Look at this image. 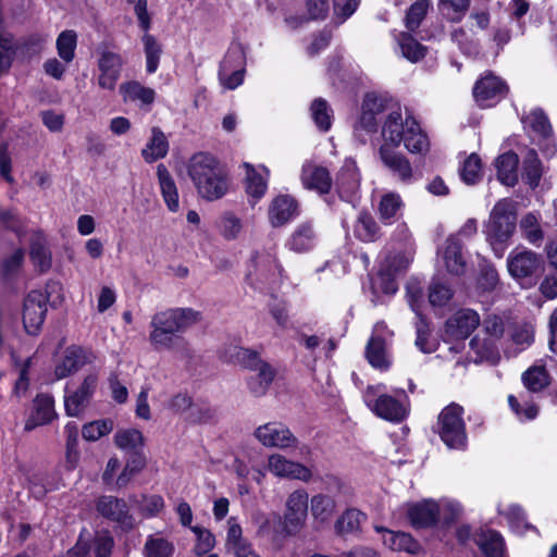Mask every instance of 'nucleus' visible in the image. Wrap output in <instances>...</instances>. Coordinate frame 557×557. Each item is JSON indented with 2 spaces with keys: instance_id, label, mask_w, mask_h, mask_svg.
<instances>
[{
  "instance_id": "0eeeda50",
  "label": "nucleus",
  "mask_w": 557,
  "mask_h": 557,
  "mask_svg": "<svg viewBox=\"0 0 557 557\" xmlns=\"http://www.w3.org/2000/svg\"><path fill=\"white\" fill-rule=\"evenodd\" d=\"M255 438L264 447L283 450L297 449L301 458L310 455L308 445L301 444L290 429L282 422L270 421L259 425L253 431Z\"/></svg>"
},
{
  "instance_id": "774afa93",
  "label": "nucleus",
  "mask_w": 557,
  "mask_h": 557,
  "mask_svg": "<svg viewBox=\"0 0 557 557\" xmlns=\"http://www.w3.org/2000/svg\"><path fill=\"white\" fill-rule=\"evenodd\" d=\"M443 516V522L450 524L457 521L463 513L462 506L455 500H446L440 506V515Z\"/></svg>"
},
{
  "instance_id": "a211bd4d",
  "label": "nucleus",
  "mask_w": 557,
  "mask_h": 557,
  "mask_svg": "<svg viewBox=\"0 0 557 557\" xmlns=\"http://www.w3.org/2000/svg\"><path fill=\"white\" fill-rule=\"evenodd\" d=\"M505 83L492 73L482 76L474 85L473 96L481 107H490L506 94Z\"/></svg>"
},
{
  "instance_id": "1a4fd4ad",
  "label": "nucleus",
  "mask_w": 557,
  "mask_h": 557,
  "mask_svg": "<svg viewBox=\"0 0 557 557\" xmlns=\"http://www.w3.org/2000/svg\"><path fill=\"white\" fill-rule=\"evenodd\" d=\"M309 495L304 488L292 492L285 502L282 532L286 536L298 534L306 524Z\"/></svg>"
},
{
  "instance_id": "2eb2a0df",
  "label": "nucleus",
  "mask_w": 557,
  "mask_h": 557,
  "mask_svg": "<svg viewBox=\"0 0 557 557\" xmlns=\"http://www.w3.org/2000/svg\"><path fill=\"white\" fill-rule=\"evenodd\" d=\"M47 312V298L38 292H30L24 302L23 322L27 333L36 334L41 327Z\"/></svg>"
},
{
  "instance_id": "2f4dec72",
  "label": "nucleus",
  "mask_w": 557,
  "mask_h": 557,
  "mask_svg": "<svg viewBox=\"0 0 557 557\" xmlns=\"http://www.w3.org/2000/svg\"><path fill=\"white\" fill-rule=\"evenodd\" d=\"M317 243V233L310 222L300 223L290 235L287 246L296 252H306Z\"/></svg>"
},
{
  "instance_id": "6ab92c4d",
  "label": "nucleus",
  "mask_w": 557,
  "mask_h": 557,
  "mask_svg": "<svg viewBox=\"0 0 557 557\" xmlns=\"http://www.w3.org/2000/svg\"><path fill=\"white\" fill-rule=\"evenodd\" d=\"M480 317L471 309H462L451 315L445 324V334L450 339H465L479 326Z\"/></svg>"
},
{
  "instance_id": "13d9d810",
  "label": "nucleus",
  "mask_w": 557,
  "mask_h": 557,
  "mask_svg": "<svg viewBox=\"0 0 557 557\" xmlns=\"http://www.w3.org/2000/svg\"><path fill=\"white\" fill-rule=\"evenodd\" d=\"M453 297L451 288L442 282H432L429 287V301L433 307H443Z\"/></svg>"
},
{
  "instance_id": "3c124183",
  "label": "nucleus",
  "mask_w": 557,
  "mask_h": 557,
  "mask_svg": "<svg viewBox=\"0 0 557 557\" xmlns=\"http://www.w3.org/2000/svg\"><path fill=\"white\" fill-rule=\"evenodd\" d=\"M335 503L333 498L326 495H315L311 498V512L315 519L325 521L333 515Z\"/></svg>"
},
{
  "instance_id": "bf43d9fd",
  "label": "nucleus",
  "mask_w": 557,
  "mask_h": 557,
  "mask_svg": "<svg viewBox=\"0 0 557 557\" xmlns=\"http://www.w3.org/2000/svg\"><path fill=\"white\" fill-rule=\"evenodd\" d=\"M430 3L426 0L414 2L408 10L406 15V27L414 32L423 21L429 10Z\"/></svg>"
},
{
  "instance_id": "09e8293b",
  "label": "nucleus",
  "mask_w": 557,
  "mask_h": 557,
  "mask_svg": "<svg viewBox=\"0 0 557 557\" xmlns=\"http://www.w3.org/2000/svg\"><path fill=\"white\" fill-rule=\"evenodd\" d=\"M146 54V70L149 74L157 71L159 66V60L162 53L161 45L158 44L156 38L149 34H145L143 37Z\"/></svg>"
},
{
  "instance_id": "f3484780",
  "label": "nucleus",
  "mask_w": 557,
  "mask_h": 557,
  "mask_svg": "<svg viewBox=\"0 0 557 557\" xmlns=\"http://www.w3.org/2000/svg\"><path fill=\"white\" fill-rule=\"evenodd\" d=\"M268 470L277 478L299 480L308 482L312 478V472L306 466L289 460L283 455L272 454L268 459Z\"/></svg>"
},
{
  "instance_id": "c9c22d12",
  "label": "nucleus",
  "mask_w": 557,
  "mask_h": 557,
  "mask_svg": "<svg viewBox=\"0 0 557 557\" xmlns=\"http://www.w3.org/2000/svg\"><path fill=\"white\" fill-rule=\"evenodd\" d=\"M383 543L388 548L396 552L417 554L420 550L419 543L410 534L405 532L385 531Z\"/></svg>"
},
{
  "instance_id": "8fccbe9b",
  "label": "nucleus",
  "mask_w": 557,
  "mask_h": 557,
  "mask_svg": "<svg viewBox=\"0 0 557 557\" xmlns=\"http://www.w3.org/2000/svg\"><path fill=\"white\" fill-rule=\"evenodd\" d=\"M525 387L531 392H540L549 383V376L544 367H532L522 376Z\"/></svg>"
},
{
  "instance_id": "58836bf2",
  "label": "nucleus",
  "mask_w": 557,
  "mask_h": 557,
  "mask_svg": "<svg viewBox=\"0 0 557 557\" xmlns=\"http://www.w3.org/2000/svg\"><path fill=\"white\" fill-rule=\"evenodd\" d=\"M478 545L485 557H504L505 543L503 536L493 530L483 532L480 535Z\"/></svg>"
},
{
  "instance_id": "ddd939ff",
  "label": "nucleus",
  "mask_w": 557,
  "mask_h": 557,
  "mask_svg": "<svg viewBox=\"0 0 557 557\" xmlns=\"http://www.w3.org/2000/svg\"><path fill=\"white\" fill-rule=\"evenodd\" d=\"M96 509L103 518L117 523L123 529H132L134 519L129 515L128 506L122 498L103 495L96 502Z\"/></svg>"
},
{
  "instance_id": "f8f14e48",
  "label": "nucleus",
  "mask_w": 557,
  "mask_h": 557,
  "mask_svg": "<svg viewBox=\"0 0 557 557\" xmlns=\"http://www.w3.org/2000/svg\"><path fill=\"white\" fill-rule=\"evenodd\" d=\"M98 384V375L90 373L86 375L73 391H66L64 396L65 411L69 416H79L89 405Z\"/></svg>"
},
{
  "instance_id": "4d7b16f0",
  "label": "nucleus",
  "mask_w": 557,
  "mask_h": 557,
  "mask_svg": "<svg viewBox=\"0 0 557 557\" xmlns=\"http://www.w3.org/2000/svg\"><path fill=\"white\" fill-rule=\"evenodd\" d=\"M53 417V400L50 396L40 395L35 400V413L33 419L37 424H45Z\"/></svg>"
},
{
  "instance_id": "052dcab7",
  "label": "nucleus",
  "mask_w": 557,
  "mask_h": 557,
  "mask_svg": "<svg viewBox=\"0 0 557 557\" xmlns=\"http://www.w3.org/2000/svg\"><path fill=\"white\" fill-rule=\"evenodd\" d=\"M520 228L523 236L532 244H535L543 238V232L539 225V219L533 213H528L522 218Z\"/></svg>"
},
{
  "instance_id": "69168bd1",
  "label": "nucleus",
  "mask_w": 557,
  "mask_h": 557,
  "mask_svg": "<svg viewBox=\"0 0 557 557\" xmlns=\"http://www.w3.org/2000/svg\"><path fill=\"white\" fill-rule=\"evenodd\" d=\"M471 349L475 351V362L482 361H494L495 360V348L491 341H481L474 337L470 342Z\"/></svg>"
},
{
  "instance_id": "f03ea898",
  "label": "nucleus",
  "mask_w": 557,
  "mask_h": 557,
  "mask_svg": "<svg viewBox=\"0 0 557 557\" xmlns=\"http://www.w3.org/2000/svg\"><path fill=\"white\" fill-rule=\"evenodd\" d=\"M383 145L392 148L404 147L413 154H425L430 141L417 120L407 111L403 114L400 107L393 108L384 119L382 126Z\"/></svg>"
},
{
  "instance_id": "aec40b11",
  "label": "nucleus",
  "mask_w": 557,
  "mask_h": 557,
  "mask_svg": "<svg viewBox=\"0 0 557 557\" xmlns=\"http://www.w3.org/2000/svg\"><path fill=\"white\" fill-rule=\"evenodd\" d=\"M95 354L79 346H71L65 352L62 361L55 367L54 373L58 379H64L77 372L86 364L95 361Z\"/></svg>"
},
{
  "instance_id": "72a5a7b5",
  "label": "nucleus",
  "mask_w": 557,
  "mask_h": 557,
  "mask_svg": "<svg viewBox=\"0 0 557 557\" xmlns=\"http://www.w3.org/2000/svg\"><path fill=\"white\" fill-rule=\"evenodd\" d=\"M519 158L516 153L505 152L496 159L498 180L507 186H513L518 182Z\"/></svg>"
},
{
  "instance_id": "b1692460",
  "label": "nucleus",
  "mask_w": 557,
  "mask_h": 557,
  "mask_svg": "<svg viewBox=\"0 0 557 557\" xmlns=\"http://www.w3.org/2000/svg\"><path fill=\"white\" fill-rule=\"evenodd\" d=\"M386 331L384 322H379L374 326L373 335L368 342L366 357L369 363L376 369L386 370L389 367V360L386 352L385 339L382 337Z\"/></svg>"
},
{
  "instance_id": "20e7f679",
  "label": "nucleus",
  "mask_w": 557,
  "mask_h": 557,
  "mask_svg": "<svg viewBox=\"0 0 557 557\" xmlns=\"http://www.w3.org/2000/svg\"><path fill=\"white\" fill-rule=\"evenodd\" d=\"M384 384L369 385L362 394L366 406L377 417L399 423L409 414V405L403 391L395 395L385 393Z\"/></svg>"
},
{
  "instance_id": "dca6fc26",
  "label": "nucleus",
  "mask_w": 557,
  "mask_h": 557,
  "mask_svg": "<svg viewBox=\"0 0 557 557\" xmlns=\"http://www.w3.org/2000/svg\"><path fill=\"white\" fill-rule=\"evenodd\" d=\"M384 110L383 100L373 94L366 96L362 103V112L355 125V135L361 143H366L364 135L372 134L377 129L376 113Z\"/></svg>"
},
{
  "instance_id": "5701e85b",
  "label": "nucleus",
  "mask_w": 557,
  "mask_h": 557,
  "mask_svg": "<svg viewBox=\"0 0 557 557\" xmlns=\"http://www.w3.org/2000/svg\"><path fill=\"white\" fill-rule=\"evenodd\" d=\"M300 178L307 189L315 190L319 194H327L332 188L329 170L311 161L304 163Z\"/></svg>"
},
{
  "instance_id": "cd10ccee",
  "label": "nucleus",
  "mask_w": 557,
  "mask_h": 557,
  "mask_svg": "<svg viewBox=\"0 0 557 557\" xmlns=\"http://www.w3.org/2000/svg\"><path fill=\"white\" fill-rule=\"evenodd\" d=\"M120 94L124 102H138L141 107H150L156 99V91L137 81L121 84Z\"/></svg>"
},
{
  "instance_id": "c03bdc74",
  "label": "nucleus",
  "mask_w": 557,
  "mask_h": 557,
  "mask_svg": "<svg viewBox=\"0 0 557 557\" xmlns=\"http://www.w3.org/2000/svg\"><path fill=\"white\" fill-rule=\"evenodd\" d=\"M401 197L396 193L384 194L379 202L377 211L382 221L392 223L403 208Z\"/></svg>"
},
{
  "instance_id": "7c9ffc66",
  "label": "nucleus",
  "mask_w": 557,
  "mask_h": 557,
  "mask_svg": "<svg viewBox=\"0 0 557 557\" xmlns=\"http://www.w3.org/2000/svg\"><path fill=\"white\" fill-rule=\"evenodd\" d=\"M281 517L277 513L268 515L260 509H255L251 512V523L257 528V535L261 537H269L273 543L278 544L280 532L274 529V525L280 522Z\"/></svg>"
},
{
  "instance_id": "e2e57ef3",
  "label": "nucleus",
  "mask_w": 557,
  "mask_h": 557,
  "mask_svg": "<svg viewBox=\"0 0 557 557\" xmlns=\"http://www.w3.org/2000/svg\"><path fill=\"white\" fill-rule=\"evenodd\" d=\"M417 326V338L416 346L424 354L435 351L436 345L433 341H430V330L425 320L420 317L416 324Z\"/></svg>"
},
{
  "instance_id": "f257e3e1",
  "label": "nucleus",
  "mask_w": 557,
  "mask_h": 557,
  "mask_svg": "<svg viewBox=\"0 0 557 557\" xmlns=\"http://www.w3.org/2000/svg\"><path fill=\"white\" fill-rule=\"evenodd\" d=\"M199 320L200 313L190 308H174L157 312L150 321L149 342L156 350H187V343L177 333L184 332Z\"/></svg>"
},
{
  "instance_id": "423d86ee",
  "label": "nucleus",
  "mask_w": 557,
  "mask_h": 557,
  "mask_svg": "<svg viewBox=\"0 0 557 557\" xmlns=\"http://www.w3.org/2000/svg\"><path fill=\"white\" fill-rule=\"evenodd\" d=\"M516 227V215L512 203L507 199L499 200L493 208L485 226L486 239L496 257L502 258L505 242L509 239Z\"/></svg>"
},
{
  "instance_id": "a19ab883",
  "label": "nucleus",
  "mask_w": 557,
  "mask_h": 557,
  "mask_svg": "<svg viewBox=\"0 0 557 557\" xmlns=\"http://www.w3.org/2000/svg\"><path fill=\"white\" fill-rule=\"evenodd\" d=\"M219 234L225 240H236L243 232L244 224L233 212H224L216 222Z\"/></svg>"
},
{
  "instance_id": "473e14b6",
  "label": "nucleus",
  "mask_w": 557,
  "mask_h": 557,
  "mask_svg": "<svg viewBox=\"0 0 557 557\" xmlns=\"http://www.w3.org/2000/svg\"><path fill=\"white\" fill-rule=\"evenodd\" d=\"M169 151V141L165 134L159 127H152L151 138L141 151V156L146 162L152 163L159 159H163Z\"/></svg>"
},
{
  "instance_id": "338daca9",
  "label": "nucleus",
  "mask_w": 557,
  "mask_h": 557,
  "mask_svg": "<svg viewBox=\"0 0 557 557\" xmlns=\"http://www.w3.org/2000/svg\"><path fill=\"white\" fill-rule=\"evenodd\" d=\"M236 359L242 366L252 371L260 370L261 366H269L260 359L256 351L248 348H239L236 352Z\"/></svg>"
},
{
  "instance_id": "4468645a",
  "label": "nucleus",
  "mask_w": 557,
  "mask_h": 557,
  "mask_svg": "<svg viewBox=\"0 0 557 557\" xmlns=\"http://www.w3.org/2000/svg\"><path fill=\"white\" fill-rule=\"evenodd\" d=\"M220 83L227 89H235L244 81V53L239 48L227 51L219 70Z\"/></svg>"
},
{
  "instance_id": "864d4df0",
  "label": "nucleus",
  "mask_w": 557,
  "mask_h": 557,
  "mask_svg": "<svg viewBox=\"0 0 557 557\" xmlns=\"http://www.w3.org/2000/svg\"><path fill=\"white\" fill-rule=\"evenodd\" d=\"M30 258L39 267L40 271H46L51 265V256L44 244L41 235L37 234L30 246Z\"/></svg>"
},
{
  "instance_id": "4c0bfd02",
  "label": "nucleus",
  "mask_w": 557,
  "mask_h": 557,
  "mask_svg": "<svg viewBox=\"0 0 557 557\" xmlns=\"http://www.w3.org/2000/svg\"><path fill=\"white\" fill-rule=\"evenodd\" d=\"M174 544L160 533L150 534L143 547L145 557H172L174 554Z\"/></svg>"
},
{
  "instance_id": "f704fd0d",
  "label": "nucleus",
  "mask_w": 557,
  "mask_h": 557,
  "mask_svg": "<svg viewBox=\"0 0 557 557\" xmlns=\"http://www.w3.org/2000/svg\"><path fill=\"white\" fill-rule=\"evenodd\" d=\"M114 444L123 451L131 454H141L145 438L143 433L137 429H122L114 435Z\"/></svg>"
},
{
  "instance_id": "49530a36",
  "label": "nucleus",
  "mask_w": 557,
  "mask_h": 557,
  "mask_svg": "<svg viewBox=\"0 0 557 557\" xmlns=\"http://www.w3.org/2000/svg\"><path fill=\"white\" fill-rule=\"evenodd\" d=\"M400 51L403 55L410 62H418L424 58L426 53V47L421 45L410 34L401 33L397 38Z\"/></svg>"
},
{
  "instance_id": "e433bc0d",
  "label": "nucleus",
  "mask_w": 557,
  "mask_h": 557,
  "mask_svg": "<svg viewBox=\"0 0 557 557\" xmlns=\"http://www.w3.org/2000/svg\"><path fill=\"white\" fill-rule=\"evenodd\" d=\"M524 123L539 136V138L547 141V150L553 153L554 147H549L552 125L546 114L542 110L535 109L525 117Z\"/></svg>"
},
{
  "instance_id": "de8ad7c7",
  "label": "nucleus",
  "mask_w": 557,
  "mask_h": 557,
  "mask_svg": "<svg viewBox=\"0 0 557 557\" xmlns=\"http://www.w3.org/2000/svg\"><path fill=\"white\" fill-rule=\"evenodd\" d=\"M77 44V35L74 30H63L57 38V50L61 60L67 64L73 61L75 57V49Z\"/></svg>"
},
{
  "instance_id": "39448f33",
  "label": "nucleus",
  "mask_w": 557,
  "mask_h": 557,
  "mask_svg": "<svg viewBox=\"0 0 557 557\" xmlns=\"http://www.w3.org/2000/svg\"><path fill=\"white\" fill-rule=\"evenodd\" d=\"M509 275L522 287H534L544 270L545 262L541 255L525 247L512 249L506 260Z\"/></svg>"
},
{
  "instance_id": "412c9836",
  "label": "nucleus",
  "mask_w": 557,
  "mask_h": 557,
  "mask_svg": "<svg viewBox=\"0 0 557 557\" xmlns=\"http://www.w3.org/2000/svg\"><path fill=\"white\" fill-rule=\"evenodd\" d=\"M383 164L403 183H410L414 178L410 161L400 152L395 151L388 145H382L379 149Z\"/></svg>"
},
{
  "instance_id": "680f3d73",
  "label": "nucleus",
  "mask_w": 557,
  "mask_h": 557,
  "mask_svg": "<svg viewBox=\"0 0 557 557\" xmlns=\"http://www.w3.org/2000/svg\"><path fill=\"white\" fill-rule=\"evenodd\" d=\"M460 175L462 181L469 185L481 178V160L475 153L470 154L465 160Z\"/></svg>"
},
{
  "instance_id": "ea45409f",
  "label": "nucleus",
  "mask_w": 557,
  "mask_h": 557,
  "mask_svg": "<svg viewBox=\"0 0 557 557\" xmlns=\"http://www.w3.org/2000/svg\"><path fill=\"white\" fill-rule=\"evenodd\" d=\"M146 459L143 454L129 456L119 473L113 487L123 488L145 468Z\"/></svg>"
},
{
  "instance_id": "7ed1b4c3",
  "label": "nucleus",
  "mask_w": 557,
  "mask_h": 557,
  "mask_svg": "<svg viewBox=\"0 0 557 557\" xmlns=\"http://www.w3.org/2000/svg\"><path fill=\"white\" fill-rule=\"evenodd\" d=\"M188 175L198 194L206 200L222 198L228 189L226 172L211 154L199 152L188 163Z\"/></svg>"
},
{
  "instance_id": "9b49d317",
  "label": "nucleus",
  "mask_w": 557,
  "mask_h": 557,
  "mask_svg": "<svg viewBox=\"0 0 557 557\" xmlns=\"http://www.w3.org/2000/svg\"><path fill=\"white\" fill-rule=\"evenodd\" d=\"M97 65L99 70V87L107 90H114L124 65L123 58L108 48H102L99 50Z\"/></svg>"
},
{
  "instance_id": "0e129e2a",
  "label": "nucleus",
  "mask_w": 557,
  "mask_h": 557,
  "mask_svg": "<svg viewBox=\"0 0 557 557\" xmlns=\"http://www.w3.org/2000/svg\"><path fill=\"white\" fill-rule=\"evenodd\" d=\"M451 40L458 45L460 50L466 54H474L479 51V42L476 39L468 35L463 28H457L451 32Z\"/></svg>"
},
{
  "instance_id": "5fc2aeb1",
  "label": "nucleus",
  "mask_w": 557,
  "mask_h": 557,
  "mask_svg": "<svg viewBox=\"0 0 557 557\" xmlns=\"http://www.w3.org/2000/svg\"><path fill=\"white\" fill-rule=\"evenodd\" d=\"M499 282L498 273L495 267L488 262L480 264V273L476 285L482 292L493 290Z\"/></svg>"
},
{
  "instance_id": "a878e982",
  "label": "nucleus",
  "mask_w": 557,
  "mask_h": 557,
  "mask_svg": "<svg viewBox=\"0 0 557 557\" xmlns=\"http://www.w3.org/2000/svg\"><path fill=\"white\" fill-rule=\"evenodd\" d=\"M408 517L414 528L433 527L440 519V505L432 500L412 504L409 506Z\"/></svg>"
},
{
  "instance_id": "9d476101",
  "label": "nucleus",
  "mask_w": 557,
  "mask_h": 557,
  "mask_svg": "<svg viewBox=\"0 0 557 557\" xmlns=\"http://www.w3.org/2000/svg\"><path fill=\"white\" fill-rule=\"evenodd\" d=\"M253 272L248 274L251 283L275 284L281 280L282 267L278 264L276 256L270 250L255 252L252 257Z\"/></svg>"
},
{
  "instance_id": "6e6552de",
  "label": "nucleus",
  "mask_w": 557,
  "mask_h": 557,
  "mask_svg": "<svg viewBox=\"0 0 557 557\" xmlns=\"http://www.w3.org/2000/svg\"><path fill=\"white\" fill-rule=\"evenodd\" d=\"M462 413V407L450 404L438 414L436 431L449 448L462 449L466 446L467 434Z\"/></svg>"
},
{
  "instance_id": "c756f323",
  "label": "nucleus",
  "mask_w": 557,
  "mask_h": 557,
  "mask_svg": "<svg viewBox=\"0 0 557 557\" xmlns=\"http://www.w3.org/2000/svg\"><path fill=\"white\" fill-rule=\"evenodd\" d=\"M157 176L161 195L168 209L172 212H176L180 208L178 191L172 175L164 164L157 166Z\"/></svg>"
},
{
  "instance_id": "a18cd8bd",
  "label": "nucleus",
  "mask_w": 557,
  "mask_h": 557,
  "mask_svg": "<svg viewBox=\"0 0 557 557\" xmlns=\"http://www.w3.org/2000/svg\"><path fill=\"white\" fill-rule=\"evenodd\" d=\"M366 520V515L356 508L347 509L337 519L335 529L338 534L357 532Z\"/></svg>"
},
{
  "instance_id": "393cba45",
  "label": "nucleus",
  "mask_w": 557,
  "mask_h": 557,
  "mask_svg": "<svg viewBox=\"0 0 557 557\" xmlns=\"http://www.w3.org/2000/svg\"><path fill=\"white\" fill-rule=\"evenodd\" d=\"M442 259L446 270L453 275H462L467 269V262L462 255V245L457 236H449L442 249Z\"/></svg>"
},
{
  "instance_id": "79ce46f5",
  "label": "nucleus",
  "mask_w": 557,
  "mask_h": 557,
  "mask_svg": "<svg viewBox=\"0 0 557 557\" xmlns=\"http://www.w3.org/2000/svg\"><path fill=\"white\" fill-rule=\"evenodd\" d=\"M355 235L362 242L371 243L379 238L380 227L373 216L361 212L354 226Z\"/></svg>"
},
{
  "instance_id": "6e6d98bb",
  "label": "nucleus",
  "mask_w": 557,
  "mask_h": 557,
  "mask_svg": "<svg viewBox=\"0 0 557 557\" xmlns=\"http://www.w3.org/2000/svg\"><path fill=\"white\" fill-rule=\"evenodd\" d=\"M113 430L111 420H97L83 426L82 434L87 441H98Z\"/></svg>"
},
{
  "instance_id": "4be33fe9",
  "label": "nucleus",
  "mask_w": 557,
  "mask_h": 557,
  "mask_svg": "<svg viewBox=\"0 0 557 557\" xmlns=\"http://www.w3.org/2000/svg\"><path fill=\"white\" fill-rule=\"evenodd\" d=\"M298 214L297 201L288 195H278L270 203L268 219L273 227H281Z\"/></svg>"
},
{
  "instance_id": "bb28decb",
  "label": "nucleus",
  "mask_w": 557,
  "mask_h": 557,
  "mask_svg": "<svg viewBox=\"0 0 557 557\" xmlns=\"http://www.w3.org/2000/svg\"><path fill=\"white\" fill-rule=\"evenodd\" d=\"M336 186L346 196L354 195L360 186V173L354 159H345L337 176Z\"/></svg>"
},
{
  "instance_id": "37998d69",
  "label": "nucleus",
  "mask_w": 557,
  "mask_h": 557,
  "mask_svg": "<svg viewBox=\"0 0 557 557\" xmlns=\"http://www.w3.org/2000/svg\"><path fill=\"white\" fill-rule=\"evenodd\" d=\"M274 375L271 366H261L260 370H256V374L251 375L248 380L250 393L257 397L263 396L269 389Z\"/></svg>"
},
{
  "instance_id": "c85d7f7f",
  "label": "nucleus",
  "mask_w": 557,
  "mask_h": 557,
  "mask_svg": "<svg viewBox=\"0 0 557 557\" xmlns=\"http://www.w3.org/2000/svg\"><path fill=\"white\" fill-rule=\"evenodd\" d=\"M246 168V193L249 197V202L255 206L264 195L268 189L269 171L263 169L265 175L259 173L252 165L245 164Z\"/></svg>"
},
{
  "instance_id": "603ef678",
  "label": "nucleus",
  "mask_w": 557,
  "mask_h": 557,
  "mask_svg": "<svg viewBox=\"0 0 557 557\" xmlns=\"http://www.w3.org/2000/svg\"><path fill=\"white\" fill-rule=\"evenodd\" d=\"M332 110L327 106L326 101L319 98L315 99L311 104V115L321 131H329L332 125Z\"/></svg>"
}]
</instances>
